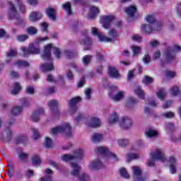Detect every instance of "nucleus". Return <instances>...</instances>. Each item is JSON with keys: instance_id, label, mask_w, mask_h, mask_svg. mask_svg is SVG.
<instances>
[{"instance_id": "1", "label": "nucleus", "mask_w": 181, "mask_h": 181, "mask_svg": "<svg viewBox=\"0 0 181 181\" xmlns=\"http://www.w3.org/2000/svg\"><path fill=\"white\" fill-rule=\"evenodd\" d=\"M45 40H49V37H40L37 40V42L30 44L28 47H22L21 50L24 57H28V56H30V54H39V53H40L39 42H45Z\"/></svg>"}, {"instance_id": "2", "label": "nucleus", "mask_w": 181, "mask_h": 181, "mask_svg": "<svg viewBox=\"0 0 181 181\" xmlns=\"http://www.w3.org/2000/svg\"><path fill=\"white\" fill-rule=\"evenodd\" d=\"M180 46L174 45L168 47L164 52L165 59H160L161 66L165 67V64H169L173 60L176 59V53L180 52Z\"/></svg>"}, {"instance_id": "3", "label": "nucleus", "mask_w": 181, "mask_h": 181, "mask_svg": "<svg viewBox=\"0 0 181 181\" xmlns=\"http://www.w3.org/2000/svg\"><path fill=\"white\" fill-rule=\"evenodd\" d=\"M92 35L93 36H97L99 39V42H112L114 39L116 38L117 36H118V33H117V30L115 29H112L109 30L108 35L110 37H106L104 35H103L100 30L97 28L93 27L91 30Z\"/></svg>"}, {"instance_id": "4", "label": "nucleus", "mask_w": 181, "mask_h": 181, "mask_svg": "<svg viewBox=\"0 0 181 181\" xmlns=\"http://www.w3.org/2000/svg\"><path fill=\"white\" fill-rule=\"evenodd\" d=\"M8 5H10L8 9V16L10 19H15V24L17 25V26H25V20H23V18H21L19 15H18V11L16 10L15 4L8 1Z\"/></svg>"}, {"instance_id": "5", "label": "nucleus", "mask_w": 181, "mask_h": 181, "mask_svg": "<svg viewBox=\"0 0 181 181\" xmlns=\"http://www.w3.org/2000/svg\"><path fill=\"white\" fill-rule=\"evenodd\" d=\"M50 134H52V135H57V134H64L66 136L70 138L72 136L71 126H70V124L69 123H65L61 126L52 128L50 131Z\"/></svg>"}, {"instance_id": "6", "label": "nucleus", "mask_w": 181, "mask_h": 181, "mask_svg": "<svg viewBox=\"0 0 181 181\" xmlns=\"http://www.w3.org/2000/svg\"><path fill=\"white\" fill-rule=\"evenodd\" d=\"M83 156L84 151H83V149L79 148L74 152V155L65 154L61 157V159L63 162H69V160H76V162H78V160L83 159Z\"/></svg>"}, {"instance_id": "7", "label": "nucleus", "mask_w": 181, "mask_h": 181, "mask_svg": "<svg viewBox=\"0 0 181 181\" xmlns=\"http://www.w3.org/2000/svg\"><path fill=\"white\" fill-rule=\"evenodd\" d=\"M152 160H148L147 162V166L153 167L155 166V160H161V162H165L166 159L165 158V153L162 150L157 148L155 151L151 153Z\"/></svg>"}, {"instance_id": "8", "label": "nucleus", "mask_w": 181, "mask_h": 181, "mask_svg": "<svg viewBox=\"0 0 181 181\" xmlns=\"http://www.w3.org/2000/svg\"><path fill=\"white\" fill-rule=\"evenodd\" d=\"M71 168H73L72 172L71 174L72 176H76L78 177V181H88L90 180V176H88V174L86 173H81L80 174V170H81V167H80L78 165L72 163Z\"/></svg>"}, {"instance_id": "9", "label": "nucleus", "mask_w": 181, "mask_h": 181, "mask_svg": "<svg viewBox=\"0 0 181 181\" xmlns=\"http://www.w3.org/2000/svg\"><path fill=\"white\" fill-rule=\"evenodd\" d=\"M162 29V23H155L152 25L150 24H143L141 25V32L146 33L147 35H151L153 31H158Z\"/></svg>"}, {"instance_id": "10", "label": "nucleus", "mask_w": 181, "mask_h": 181, "mask_svg": "<svg viewBox=\"0 0 181 181\" xmlns=\"http://www.w3.org/2000/svg\"><path fill=\"white\" fill-rule=\"evenodd\" d=\"M81 98L80 96H76L74 98H72L68 103V107L71 110V114H76L77 112V110H78V106L77 105L78 103H81Z\"/></svg>"}, {"instance_id": "11", "label": "nucleus", "mask_w": 181, "mask_h": 181, "mask_svg": "<svg viewBox=\"0 0 181 181\" xmlns=\"http://www.w3.org/2000/svg\"><path fill=\"white\" fill-rule=\"evenodd\" d=\"M96 151L99 153H100V155H103L107 158H112V159H114V160H118V157H117V155L111 153V151H110V149H108V148L107 147H105V146L98 147L96 148Z\"/></svg>"}, {"instance_id": "12", "label": "nucleus", "mask_w": 181, "mask_h": 181, "mask_svg": "<svg viewBox=\"0 0 181 181\" xmlns=\"http://www.w3.org/2000/svg\"><path fill=\"white\" fill-rule=\"evenodd\" d=\"M132 169H133V175H134V180L146 181V179H148V177L146 176L142 177V170L139 167L135 165L132 168Z\"/></svg>"}, {"instance_id": "13", "label": "nucleus", "mask_w": 181, "mask_h": 181, "mask_svg": "<svg viewBox=\"0 0 181 181\" xmlns=\"http://www.w3.org/2000/svg\"><path fill=\"white\" fill-rule=\"evenodd\" d=\"M48 107L54 115L59 117L60 112L59 111V102L56 100H52L48 102Z\"/></svg>"}, {"instance_id": "14", "label": "nucleus", "mask_w": 181, "mask_h": 181, "mask_svg": "<svg viewBox=\"0 0 181 181\" xmlns=\"http://www.w3.org/2000/svg\"><path fill=\"white\" fill-rule=\"evenodd\" d=\"M119 126L122 129H129L132 127V119L128 116L123 117L119 121Z\"/></svg>"}, {"instance_id": "15", "label": "nucleus", "mask_w": 181, "mask_h": 181, "mask_svg": "<svg viewBox=\"0 0 181 181\" xmlns=\"http://www.w3.org/2000/svg\"><path fill=\"white\" fill-rule=\"evenodd\" d=\"M50 50H52V45L45 46L44 52L41 55L43 60H47L48 62H52L53 60V59H52V52Z\"/></svg>"}, {"instance_id": "16", "label": "nucleus", "mask_w": 181, "mask_h": 181, "mask_svg": "<svg viewBox=\"0 0 181 181\" xmlns=\"http://www.w3.org/2000/svg\"><path fill=\"white\" fill-rule=\"evenodd\" d=\"M113 16H103L100 17V22L103 25L105 29H108L111 26V21L115 19Z\"/></svg>"}, {"instance_id": "17", "label": "nucleus", "mask_w": 181, "mask_h": 181, "mask_svg": "<svg viewBox=\"0 0 181 181\" xmlns=\"http://www.w3.org/2000/svg\"><path fill=\"white\" fill-rule=\"evenodd\" d=\"M45 114V109L40 107L34 111L31 115V120L33 122H37L40 120V116Z\"/></svg>"}, {"instance_id": "18", "label": "nucleus", "mask_w": 181, "mask_h": 181, "mask_svg": "<svg viewBox=\"0 0 181 181\" xmlns=\"http://www.w3.org/2000/svg\"><path fill=\"white\" fill-rule=\"evenodd\" d=\"M86 124L90 128H98L101 127V121L98 117H91L90 121L86 122Z\"/></svg>"}, {"instance_id": "19", "label": "nucleus", "mask_w": 181, "mask_h": 181, "mask_svg": "<svg viewBox=\"0 0 181 181\" xmlns=\"http://www.w3.org/2000/svg\"><path fill=\"white\" fill-rule=\"evenodd\" d=\"M87 33H88L87 30H85L82 32L83 37L81 41V45H84L85 46H91V45H93V40L91 39V37L87 35Z\"/></svg>"}, {"instance_id": "20", "label": "nucleus", "mask_w": 181, "mask_h": 181, "mask_svg": "<svg viewBox=\"0 0 181 181\" xmlns=\"http://www.w3.org/2000/svg\"><path fill=\"white\" fill-rule=\"evenodd\" d=\"M168 163H170V172L172 173V175H175L176 173V158L175 157H170L168 160Z\"/></svg>"}, {"instance_id": "21", "label": "nucleus", "mask_w": 181, "mask_h": 181, "mask_svg": "<svg viewBox=\"0 0 181 181\" xmlns=\"http://www.w3.org/2000/svg\"><path fill=\"white\" fill-rule=\"evenodd\" d=\"M13 122V121L10 122L8 123V127H7L6 129L5 132L6 136L4 138V141H6V142H9V141L12 139V136L13 135V133L12 132V130H11V125H12Z\"/></svg>"}, {"instance_id": "22", "label": "nucleus", "mask_w": 181, "mask_h": 181, "mask_svg": "<svg viewBox=\"0 0 181 181\" xmlns=\"http://www.w3.org/2000/svg\"><path fill=\"white\" fill-rule=\"evenodd\" d=\"M42 13L39 11H33L30 14L29 19L31 22H37L42 19Z\"/></svg>"}, {"instance_id": "23", "label": "nucleus", "mask_w": 181, "mask_h": 181, "mask_svg": "<svg viewBox=\"0 0 181 181\" xmlns=\"http://www.w3.org/2000/svg\"><path fill=\"white\" fill-rule=\"evenodd\" d=\"M100 13V8L98 7H96L95 6H93L90 8V11L88 13V18L90 19H94Z\"/></svg>"}, {"instance_id": "24", "label": "nucleus", "mask_w": 181, "mask_h": 181, "mask_svg": "<svg viewBox=\"0 0 181 181\" xmlns=\"http://www.w3.org/2000/svg\"><path fill=\"white\" fill-rule=\"evenodd\" d=\"M124 12L127 13V16H129V18H134L135 13H136V6H130L125 8Z\"/></svg>"}, {"instance_id": "25", "label": "nucleus", "mask_w": 181, "mask_h": 181, "mask_svg": "<svg viewBox=\"0 0 181 181\" xmlns=\"http://www.w3.org/2000/svg\"><path fill=\"white\" fill-rule=\"evenodd\" d=\"M46 15L51 21H56V10L53 8H48L46 9Z\"/></svg>"}, {"instance_id": "26", "label": "nucleus", "mask_w": 181, "mask_h": 181, "mask_svg": "<svg viewBox=\"0 0 181 181\" xmlns=\"http://www.w3.org/2000/svg\"><path fill=\"white\" fill-rule=\"evenodd\" d=\"M90 165H91L92 169H94V170H98L99 169H103V167L104 166V164L98 159L93 160Z\"/></svg>"}, {"instance_id": "27", "label": "nucleus", "mask_w": 181, "mask_h": 181, "mask_svg": "<svg viewBox=\"0 0 181 181\" xmlns=\"http://www.w3.org/2000/svg\"><path fill=\"white\" fill-rule=\"evenodd\" d=\"M42 71H52V70H54V66H53V63H45L42 64L40 66Z\"/></svg>"}, {"instance_id": "28", "label": "nucleus", "mask_w": 181, "mask_h": 181, "mask_svg": "<svg viewBox=\"0 0 181 181\" xmlns=\"http://www.w3.org/2000/svg\"><path fill=\"white\" fill-rule=\"evenodd\" d=\"M109 76L113 78H119V74L114 66H109Z\"/></svg>"}, {"instance_id": "29", "label": "nucleus", "mask_w": 181, "mask_h": 181, "mask_svg": "<svg viewBox=\"0 0 181 181\" xmlns=\"http://www.w3.org/2000/svg\"><path fill=\"white\" fill-rule=\"evenodd\" d=\"M23 111V107L22 106H14L11 110V115L16 116L21 115Z\"/></svg>"}, {"instance_id": "30", "label": "nucleus", "mask_w": 181, "mask_h": 181, "mask_svg": "<svg viewBox=\"0 0 181 181\" xmlns=\"http://www.w3.org/2000/svg\"><path fill=\"white\" fill-rule=\"evenodd\" d=\"M134 93L138 98H141V100L145 99V94L144 93V90L141 86H136V88L134 89Z\"/></svg>"}, {"instance_id": "31", "label": "nucleus", "mask_w": 181, "mask_h": 181, "mask_svg": "<svg viewBox=\"0 0 181 181\" xmlns=\"http://www.w3.org/2000/svg\"><path fill=\"white\" fill-rule=\"evenodd\" d=\"M145 135L147 138H155V136H158V132L152 129H148V131L145 132Z\"/></svg>"}, {"instance_id": "32", "label": "nucleus", "mask_w": 181, "mask_h": 181, "mask_svg": "<svg viewBox=\"0 0 181 181\" xmlns=\"http://www.w3.org/2000/svg\"><path fill=\"white\" fill-rule=\"evenodd\" d=\"M21 90H22L21 83H19V82H16L13 85V89L11 90V94H13V95H16Z\"/></svg>"}, {"instance_id": "33", "label": "nucleus", "mask_w": 181, "mask_h": 181, "mask_svg": "<svg viewBox=\"0 0 181 181\" xmlns=\"http://www.w3.org/2000/svg\"><path fill=\"white\" fill-rule=\"evenodd\" d=\"M117 144L121 148H125L129 145V140L128 139H120L117 141Z\"/></svg>"}, {"instance_id": "34", "label": "nucleus", "mask_w": 181, "mask_h": 181, "mask_svg": "<svg viewBox=\"0 0 181 181\" xmlns=\"http://www.w3.org/2000/svg\"><path fill=\"white\" fill-rule=\"evenodd\" d=\"M64 54L67 59H74V57H76V52L70 49H65Z\"/></svg>"}, {"instance_id": "35", "label": "nucleus", "mask_w": 181, "mask_h": 181, "mask_svg": "<svg viewBox=\"0 0 181 181\" xmlns=\"http://www.w3.org/2000/svg\"><path fill=\"white\" fill-rule=\"evenodd\" d=\"M103 139V135L98 133H93V136H91L92 141L94 144H97V142H100Z\"/></svg>"}, {"instance_id": "36", "label": "nucleus", "mask_w": 181, "mask_h": 181, "mask_svg": "<svg viewBox=\"0 0 181 181\" xmlns=\"http://www.w3.org/2000/svg\"><path fill=\"white\" fill-rule=\"evenodd\" d=\"M62 8L68 15H73V12L71 11V4L70 2H67L62 5Z\"/></svg>"}, {"instance_id": "37", "label": "nucleus", "mask_w": 181, "mask_h": 181, "mask_svg": "<svg viewBox=\"0 0 181 181\" xmlns=\"http://www.w3.org/2000/svg\"><path fill=\"white\" fill-rule=\"evenodd\" d=\"M93 59V55H85L82 58V62L84 66H88L91 63V59Z\"/></svg>"}, {"instance_id": "38", "label": "nucleus", "mask_w": 181, "mask_h": 181, "mask_svg": "<svg viewBox=\"0 0 181 181\" xmlns=\"http://www.w3.org/2000/svg\"><path fill=\"white\" fill-rule=\"evenodd\" d=\"M119 116L117 112H114L112 114L110 118H109V124H115V122H118Z\"/></svg>"}, {"instance_id": "39", "label": "nucleus", "mask_w": 181, "mask_h": 181, "mask_svg": "<svg viewBox=\"0 0 181 181\" xmlns=\"http://www.w3.org/2000/svg\"><path fill=\"white\" fill-rule=\"evenodd\" d=\"M32 163L34 165H40V163H42V160H40V157L37 154L34 155L32 158Z\"/></svg>"}, {"instance_id": "40", "label": "nucleus", "mask_w": 181, "mask_h": 181, "mask_svg": "<svg viewBox=\"0 0 181 181\" xmlns=\"http://www.w3.org/2000/svg\"><path fill=\"white\" fill-rule=\"evenodd\" d=\"M128 162H131V160H135V159H139V155L136 153H129L127 155Z\"/></svg>"}, {"instance_id": "41", "label": "nucleus", "mask_w": 181, "mask_h": 181, "mask_svg": "<svg viewBox=\"0 0 181 181\" xmlns=\"http://www.w3.org/2000/svg\"><path fill=\"white\" fill-rule=\"evenodd\" d=\"M14 64L16 66H18V67H29L30 66L29 62L26 61H22V60H19L14 62Z\"/></svg>"}, {"instance_id": "42", "label": "nucleus", "mask_w": 181, "mask_h": 181, "mask_svg": "<svg viewBox=\"0 0 181 181\" xmlns=\"http://www.w3.org/2000/svg\"><path fill=\"white\" fill-rule=\"evenodd\" d=\"M124 98V91H119L115 96L112 97L114 101H121Z\"/></svg>"}, {"instance_id": "43", "label": "nucleus", "mask_w": 181, "mask_h": 181, "mask_svg": "<svg viewBox=\"0 0 181 181\" xmlns=\"http://www.w3.org/2000/svg\"><path fill=\"white\" fill-rule=\"evenodd\" d=\"M136 103H138V99H135L133 98H129L126 105L129 108H131L132 107V105H135V104H136Z\"/></svg>"}, {"instance_id": "44", "label": "nucleus", "mask_w": 181, "mask_h": 181, "mask_svg": "<svg viewBox=\"0 0 181 181\" xmlns=\"http://www.w3.org/2000/svg\"><path fill=\"white\" fill-rule=\"evenodd\" d=\"M45 148H47V149H50V148H53V141H52V139H50V137H46L45 141Z\"/></svg>"}, {"instance_id": "45", "label": "nucleus", "mask_w": 181, "mask_h": 181, "mask_svg": "<svg viewBox=\"0 0 181 181\" xmlns=\"http://www.w3.org/2000/svg\"><path fill=\"white\" fill-rule=\"evenodd\" d=\"M16 144H26L28 142V137L26 136H20L16 139Z\"/></svg>"}, {"instance_id": "46", "label": "nucleus", "mask_w": 181, "mask_h": 181, "mask_svg": "<svg viewBox=\"0 0 181 181\" xmlns=\"http://www.w3.org/2000/svg\"><path fill=\"white\" fill-rule=\"evenodd\" d=\"M16 2H17L18 6H19V10L22 13H25L26 12V7L25 6V4L22 2V0H16Z\"/></svg>"}, {"instance_id": "47", "label": "nucleus", "mask_w": 181, "mask_h": 181, "mask_svg": "<svg viewBox=\"0 0 181 181\" xmlns=\"http://www.w3.org/2000/svg\"><path fill=\"white\" fill-rule=\"evenodd\" d=\"M142 83H144V84H146V86H148V84L153 83V78L148 76H145L142 80Z\"/></svg>"}, {"instance_id": "48", "label": "nucleus", "mask_w": 181, "mask_h": 181, "mask_svg": "<svg viewBox=\"0 0 181 181\" xmlns=\"http://www.w3.org/2000/svg\"><path fill=\"white\" fill-rule=\"evenodd\" d=\"M91 94H93V89L91 88L85 90V98L86 100H91Z\"/></svg>"}, {"instance_id": "49", "label": "nucleus", "mask_w": 181, "mask_h": 181, "mask_svg": "<svg viewBox=\"0 0 181 181\" xmlns=\"http://www.w3.org/2000/svg\"><path fill=\"white\" fill-rule=\"evenodd\" d=\"M157 97L161 101H163L165 100V97H166V92L163 89H161L159 90V92L157 93Z\"/></svg>"}, {"instance_id": "50", "label": "nucleus", "mask_w": 181, "mask_h": 181, "mask_svg": "<svg viewBox=\"0 0 181 181\" xmlns=\"http://www.w3.org/2000/svg\"><path fill=\"white\" fill-rule=\"evenodd\" d=\"M28 39H29L28 35H17V40H18V42H20L21 43L25 42V40H28Z\"/></svg>"}, {"instance_id": "51", "label": "nucleus", "mask_w": 181, "mask_h": 181, "mask_svg": "<svg viewBox=\"0 0 181 181\" xmlns=\"http://www.w3.org/2000/svg\"><path fill=\"white\" fill-rule=\"evenodd\" d=\"M146 21L148 22V23H151L152 25H153V23H158V21H156V20L155 19V17H153V16H147L146 17ZM158 23H160V22H159Z\"/></svg>"}, {"instance_id": "52", "label": "nucleus", "mask_w": 181, "mask_h": 181, "mask_svg": "<svg viewBox=\"0 0 181 181\" xmlns=\"http://www.w3.org/2000/svg\"><path fill=\"white\" fill-rule=\"evenodd\" d=\"M26 32L28 35H36L37 33V29L33 26H30L27 28Z\"/></svg>"}, {"instance_id": "53", "label": "nucleus", "mask_w": 181, "mask_h": 181, "mask_svg": "<svg viewBox=\"0 0 181 181\" xmlns=\"http://www.w3.org/2000/svg\"><path fill=\"white\" fill-rule=\"evenodd\" d=\"M132 49L133 50V56H136V54H139L141 53V47L138 46H132Z\"/></svg>"}, {"instance_id": "54", "label": "nucleus", "mask_w": 181, "mask_h": 181, "mask_svg": "<svg viewBox=\"0 0 181 181\" xmlns=\"http://www.w3.org/2000/svg\"><path fill=\"white\" fill-rule=\"evenodd\" d=\"M161 115L162 117H164V118H167V119L175 118V113L172 112H166L163 113Z\"/></svg>"}, {"instance_id": "55", "label": "nucleus", "mask_w": 181, "mask_h": 181, "mask_svg": "<svg viewBox=\"0 0 181 181\" xmlns=\"http://www.w3.org/2000/svg\"><path fill=\"white\" fill-rule=\"evenodd\" d=\"M16 56H18V52L15 49H10L6 54L7 57H15Z\"/></svg>"}, {"instance_id": "56", "label": "nucleus", "mask_w": 181, "mask_h": 181, "mask_svg": "<svg viewBox=\"0 0 181 181\" xmlns=\"http://www.w3.org/2000/svg\"><path fill=\"white\" fill-rule=\"evenodd\" d=\"M31 131L33 134L34 139H39L40 138V134H39V131L35 128H32Z\"/></svg>"}, {"instance_id": "57", "label": "nucleus", "mask_w": 181, "mask_h": 181, "mask_svg": "<svg viewBox=\"0 0 181 181\" xmlns=\"http://www.w3.org/2000/svg\"><path fill=\"white\" fill-rule=\"evenodd\" d=\"M84 84H86V76L83 75L78 83V88L84 87Z\"/></svg>"}, {"instance_id": "58", "label": "nucleus", "mask_w": 181, "mask_h": 181, "mask_svg": "<svg viewBox=\"0 0 181 181\" xmlns=\"http://www.w3.org/2000/svg\"><path fill=\"white\" fill-rule=\"evenodd\" d=\"M54 54L57 59H60L62 56V51H60V49L57 47H54Z\"/></svg>"}, {"instance_id": "59", "label": "nucleus", "mask_w": 181, "mask_h": 181, "mask_svg": "<svg viewBox=\"0 0 181 181\" xmlns=\"http://www.w3.org/2000/svg\"><path fill=\"white\" fill-rule=\"evenodd\" d=\"M120 175L122 177H124L125 179H129V175H128V173L127 172V170H125V168L120 169Z\"/></svg>"}, {"instance_id": "60", "label": "nucleus", "mask_w": 181, "mask_h": 181, "mask_svg": "<svg viewBox=\"0 0 181 181\" xmlns=\"http://www.w3.org/2000/svg\"><path fill=\"white\" fill-rule=\"evenodd\" d=\"M66 78L70 81H73L74 80V75H73V72L70 69L66 71Z\"/></svg>"}, {"instance_id": "61", "label": "nucleus", "mask_w": 181, "mask_h": 181, "mask_svg": "<svg viewBox=\"0 0 181 181\" xmlns=\"http://www.w3.org/2000/svg\"><path fill=\"white\" fill-rule=\"evenodd\" d=\"M25 93L33 95L35 94V88L33 86H28L25 89Z\"/></svg>"}, {"instance_id": "62", "label": "nucleus", "mask_w": 181, "mask_h": 181, "mask_svg": "<svg viewBox=\"0 0 181 181\" xmlns=\"http://www.w3.org/2000/svg\"><path fill=\"white\" fill-rule=\"evenodd\" d=\"M135 77V70H130L128 72L127 74V80L129 81L130 80H132Z\"/></svg>"}, {"instance_id": "63", "label": "nucleus", "mask_w": 181, "mask_h": 181, "mask_svg": "<svg viewBox=\"0 0 181 181\" xmlns=\"http://www.w3.org/2000/svg\"><path fill=\"white\" fill-rule=\"evenodd\" d=\"M40 25L42 32H47V28H49V24L47 23H41Z\"/></svg>"}, {"instance_id": "64", "label": "nucleus", "mask_w": 181, "mask_h": 181, "mask_svg": "<svg viewBox=\"0 0 181 181\" xmlns=\"http://www.w3.org/2000/svg\"><path fill=\"white\" fill-rule=\"evenodd\" d=\"M170 91L173 95H177V94H179V88L177 86H174L170 89Z\"/></svg>"}]
</instances>
